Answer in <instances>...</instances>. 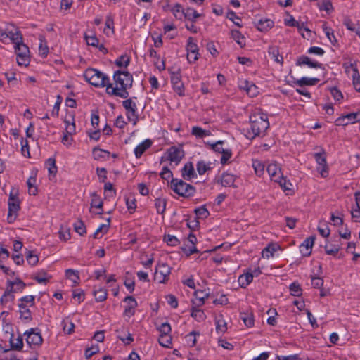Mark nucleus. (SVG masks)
<instances>
[{"instance_id": "f257e3e1", "label": "nucleus", "mask_w": 360, "mask_h": 360, "mask_svg": "<svg viewBox=\"0 0 360 360\" xmlns=\"http://www.w3.org/2000/svg\"><path fill=\"white\" fill-rule=\"evenodd\" d=\"M113 79L116 87L112 86L108 94L122 98H128L129 94L127 89L131 88L133 84L132 75L127 71L117 70L114 72Z\"/></svg>"}, {"instance_id": "f03ea898", "label": "nucleus", "mask_w": 360, "mask_h": 360, "mask_svg": "<svg viewBox=\"0 0 360 360\" xmlns=\"http://www.w3.org/2000/svg\"><path fill=\"white\" fill-rule=\"evenodd\" d=\"M250 129L248 131V137L254 139L264 134L269 127L267 116L261 112H255L250 115Z\"/></svg>"}, {"instance_id": "7ed1b4c3", "label": "nucleus", "mask_w": 360, "mask_h": 360, "mask_svg": "<svg viewBox=\"0 0 360 360\" xmlns=\"http://www.w3.org/2000/svg\"><path fill=\"white\" fill-rule=\"evenodd\" d=\"M85 79L91 85L96 87H106V92L108 94L110 89L112 87V83L109 77L94 68H88L84 73Z\"/></svg>"}, {"instance_id": "20e7f679", "label": "nucleus", "mask_w": 360, "mask_h": 360, "mask_svg": "<svg viewBox=\"0 0 360 360\" xmlns=\"http://www.w3.org/2000/svg\"><path fill=\"white\" fill-rule=\"evenodd\" d=\"M169 186L175 193L184 198L193 197L196 192L193 186L186 183L182 179H172Z\"/></svg>"}, {"instance_id": "39448f33", "label": "nucleus", "mask_w": 360, "mask_h": 360, "mask_svg": "<svg viewBox=\"0 0 360 360\" xmlns=\"http://www.w3.org/2000/svg\"><path fill=\"white\" fill-rule=\"evenodd\" d=\"M8 213L7 220L9 223L14 221L17 217V213L20 210V201L17 194H14L13 191L9 195L8 201Z\"/></svg>"}, {"instance_id": "423d86ee", "label": "nucleus", "mask_w": 360, "mask_h": 360, "mask_svg": "<svg viewBox=\"0 0 360 360\" xmlns=\"http://www.w3.org/2000/svg\"><path fill=\"white\" fill-rule=\"evenodd\" d=\"M170 79L174 91L179 96L185 95V88L181 81V75L180 69L176 71H170Z\"/></svg>"}, {"instance_id": "0eeeda50", "label": "nucleus", "mask_w": 360, "mask_h": 360, "mask_svg": "<svg viewBox=\"0 0 360 360\" xmlns=\"http://www.w3.org/2000/svg\"><path fill=\"white\" fill-rule=\"evenodd\" d=\"M15 52L18 56L17 62L19 65H27L29 63V49L23 41L19 42L14 46Z\"/></svg>"}, {"instance_id": "6e6552de", "label": "nucleus", "mask_w": 360, "mask_h": 360, "mask_svg": "<svg viewBox=\"0 0 360 360\" xmlns=\"http://www.w3.org/2000/svg\"><path fill=\"white\" fill-rule=\"evenodd\" d=\"M170 274V267L165 264H159L156 266L154 274V279L160 283H163L167 281Z\"/></svg>"}, {"instance_id": "1a4fd4ad", "label": "nucleus", "mask_w": 360, "mask_h": 360, "mask_svg": "<svg viewBox=\"0 0 360 360\" xmlns=\"http://www.w3.org/2000/svg\"><path fill=\"white\" fill-rule=\"evenodd\" d=\"M358 122H360V112L343 115L336 119L335 124L336 126H347Z\"/></svg>"}, {"instance_id": "9d476101", "label": "nucleus", "mask_w": 360, "mask_h": 360, "mask_svg": "<svg viewBox=\"0 0 360 360\" xmlns=\"http://www.w3.org/2000/svg\"><path fill=\"white\" fill-rule=\"evenodd\" d=\"M187 60L189 63H193L198 59V47L193 41V38L190 37L188 39L186 45Z\"/></svg>"}, {"instance_id": "9b49d317", "label": "nucleus", "mask_w": 360, "mask_h": 360, "mask_svg": "<svg viewBox=\"0 0 360 360\" xmlns=\"http://www.w3.org/2000/svg\"><path fill=\"white\" fill-rule=\"evenodd\" d=\"M26 335V342L30 347H35L41 345L43 339L39 332H36V329H30V331L25 333Z\"/></svg>"}, {"instance_id": "f8f14e48", "label": "nucleus", "mask_w": 360, "mask_h": 360, "mask_svg": "<svg viewBox=\"0 0 360 360\" xmlns=\"http://www.w3.org/2000/svg\"><path fill=\"white\" fill-rule=\"evenodd\" d=\"M167 153L168 159L175 165H178L184 156V150L176 146L170 147Z\"/></svg>"}, {"instance_id": "ddd939ff", "label": "nucleus", "mask_w": 360, "mask_h": 360, "mask_svg": "<svg viewBox=\"0 0 360 360\" xmlns=\"http://www.w3.org/2000/svg\"><path fill=\"white\" fill-rule=\"evenodd\" d=\"M314 156L317 164L319 165L318 169L320 171L321 176L326 177L328 175V167L324 151L323 153H316Z\"/></svg>"}, {"instance_id": "4468645a", "label": "nucleus", "mask_w": 360, "mask_h": 360, "mask_svg": "<svg viewBox=\"0 0 360 360\" xmlns=\"http://www.w3.org/2000/svg\"><path fill=\"white\" fill-rule=\"evenodd\" d=\"M266 171L271 178V180L274 182L278 181V180H281V177L283 176L281 168L276 162L269 164L266 167Z\"/></svg>"}, {"instance_id": "2eb2a0df", "label": "nucleus", "mask_w": 360, "mask_h": 360, "mask_svg": "<svg viewBox=\"0 0 360 360\" xmlns=\"http://www.w3.org/2000/svg\"><path fill=\"white\" fill-rule=\"evenodd\" d=\"M315 238L314 236L308 237L300 245V250L304 257H308L311 255Z\"/></svg>"}, {"instance_id": "dca6fc26", "label": "nucleus", "mask_w": 360, "mask_h": 360, "mask_svg": "<svg viewBox=\"0 0 360 360\" xmlns=\"http://www.w3.org/2000/svg\"><path fill=\"white\" fill-rule=\"evenodd\" d=\"M124 302H127V306L125 307L124 311V315L131 317L134 315L135 314V308L138 306L137 302L132 296H127L124 299Z\"/></svg>"}, {"instance_id": "f3484780", "label": "nucleus", "mask_w": 360, "mask_h": 360, "mask_svg": "<svg viewBox=\"0 0 360 360\" xmlns=\"http://www.w3.org/2000/svg\"><path fill=\"white\" fill-rule=\"evenodd\" d=\"M296 65L298 66L302 65H307L309 68H322V64L312 60L309 57L307 56H300L296 62Z\"/></svg>"}, {"instance_id": "a211bd4d", "label": "nucleus", "mask_w": 360, "mask_h": 360, "mask_svg": "<svg viewBox=\"0 0 360 360\" xmlns=\"http://www.w3.org/2000/svg\"><path fill=\"white\" fill-rule=\"evenodd\" d=\"M26 284L19 278H16L14 281H8L7 282L6 289L11 294L18 291H22Z\"/></svg>"}, {"instance_id": "6ab92c4d", "label": "nucleus", "mask_w": 360, "mask_h": 360, "mask_svg": "<svg viewBox=\"0 0 360 360\" xmlns=\"http://www.w3.org/2000/svg\"><path fill=\"white\" fill-rule=\"evenodd\" d=\"M153 144L150 139H146L139 143L134 149V154L136 158H140L144 152L148 150Z\"/></svg>"}, {"instance_id": "aec40b11", "label": "nucleus", "mask_w": 360, "mask_h": 360, "mask_svg": "<svg viewBox=\"0 0 360 360\" xmlns=\"http://www.w3.org/2000/svg\"><path fill=\"white\" fill-rule=\"evenodd\" d=\"M236 181V176L229 174L228 172H224L221 174L220 180L218 181V182H220L222 186L224 187H231V186H235L234 182Z\"/></svg>"}, {"instance_id": "412c9836", "label": "nucleus", "mask_w": 360, "mask_h": 360, "mask_svg": "<svg viewBox=\"0 0 360 360\" xmlns=\"http://www.w3.org/2000/svg\"><path fill=\"white\" fill-rule=\"evenodd\" d=\"M181 175L184 179L190 180L194 178L196 174L191 162H187L181 169Z\"/></svg>"}, {"instance_id": "4be33fe9", "label": "nucleus", "mask_w": 360, "mask_h": 360, "mask_svg": "<svg viewBox=\"0 0 360 360\" xmlns=\"http://www.w3.org/2000/svg\"><path fill=\"white\" fill-rule=\"evenodd\" d=\"M268 53L271 58L273 59L276 63H279L280 65H283V58L281 55L279 54V50L277 46H269L268 49Z\"/></svg>"}, {"instance_id": "5701e85b", "label": "nucleus", "mask_w": 360, "mask_h": 360, "mask_svg": "<svg viewBox=\"0 0 360 360\" xmlns=\"http://www.w3.org/2000/svg\"><path fill=\"white\" fill-rule=\"evenodd\" d=\"M349 67L352 69L353 85L355 89L360 92V74L356 63H350Z\"/></svg>"}, {"instance_id": "b1692460", "label": "nucleus", "mask_w": 360, "mask_h": 360, "mask_svg": "<svg viewBox=\"0 0 360 360\" xmlns=\"http://www.w3.org/2000/svg\"><path fill=\"white\" fill-rule=\"evenodd\" d=\"M194 295L195 297V300L192 302L193 305L200 307L205 304V301L208 297L209 294L202 290H197L195 292Z\"/></svg>"}, {"instance_id": "393cba45", "label": "nucleus", "mask_w": 360, "mask_h": 360, "mask_svg": "<svg viewBox=\"0 0 360 360\" xmlns=\"http://www.w3.org/2000/svg\"><path fill=\"white\" fill-rule=\"evenodd\" d=\"M319 79L318 78H308L304 77H302L301 79L295 80L294 83L300 86H314L316 85L319 82Z\"/></svg>"}, {"instance_id": "a878e982", "label": "nucleus", "mask_w": 360, "mask_h": 360, "mask_svg": "<svg viewBox=\"0 0 360 360\" xmlns=\"http://www.w3.org/2000/svg\"><path fill=\"white\" fill-rule=\"evenodd\" d=\"M202 15L196 11L193 8L188 7L185 9L184 18L190 22H195L197 18L200 17Z\"/></svg>"}, {"instance_id": "bb28decb", "label": "nucleus", "mask_w": 360, "mask_h": 360, "mask_svg": "<svg viewBox=\"0 0 360 360\" xmlns=\"http://www.w3.org/2000/svg\"><path fill=\"white\" fill-rule=\"evenodd\" d=\"M254 278V274L248 271L245 274L240 275L238 278V283L241 288H246L252 281Z\"/></svg>"}, {"instance_id": "cd10ccee", "label": "nucleus", "mask_w": 360, "mask_h": 360, "mask_svg": "<svg viewBox=\"0 0 360 360\" xmlns=\"http://www.w3.org/2000/svg\"><path fill=\"white\" fill-rule=\"evenodd\" d=\"M231 38L240 46L244 47L245 46V38L241 34V32L237 30H232L231 31Z\"/></svg>"}, {"instance_id": "c85d7f7f", "label": "nucleus", "mask_w": 360, "mask_h": 360, "mask_svg": "<svg viewBox=\"0 0 360 360\" xmlns=\"http://www.w3.org/2000/svg\"><path fill=\"white\" fill-rule=\"evenodd\" d=\"M18 307L21 319L26 321L32 319V313L26 304H18Z\"/></svg>"}, {"instance_id": "c756f323", "label": "nucleus", "mask_w": 360, "mask_h": 360, "mask_svg": "<svg viewBox=\"0 0 360 360\" xmlns=\"http://www.w3.org/2000/svg\"><path fill=\"white\" fill-rule=\"evenodd\" d=\"M199 307L193 305L191 308V316L195 319L197 321L200 322L205 319L206 315L204 311L200 309Z\"/></svg>"}, {"instance_id": "7c9ffc66", "label": "nucleus", "mask_w": 360, "mask_h": 360, "mask_svg": "<svg viewBox=\"0 0 360 360\" xmlns=\"http://www.w3.org/2000/svg\"><path fill=\"white\" fill-rule=\"evenodd\" d=\"M36 176H30L27 180V185L28 186V193L30 195H36L38 190L36 186Z\"/></svg>"}, {"instance_id": "2f4dec72", "label": "nucleus", "mask_w": 360, "mask_h": 360, "mask_svg": "<svg viewBox=\"0 0 360 360\" xmlns=\"http://www.w3.org/2000/svg\"><path fill=\"white\" fill-rule=\"evenodd\" d=\"M274 25V22L269 19H260L257 24V27L259 30L262 32H266L269 29L271 28Z\"/></svg>"}, {"instance_id": "473e14b6", "label": "nucleus", "mask_w": 360, "mask_h": 360, "mask_svg": "<svg viewBox=\"0 0 360 360\" xmlns=\"http://www.w3.org/2000/svg\"><path fill=\"white\" fill-rule=\"evenodd\" d=\"M278 246L275 244H269L262 252V256L264 258L269 259L274 255V253L278 250Z\"/></svg>"}, {"instance_id": "72a5a7b5", "label": "nucleus", "mask_w": 360, "mask_h": 360, "mask_svg": "<svg viewBox=\"0 0 360 360\" xmlns=\"http://www.w3.org/2000/svg\"><path fill=\"white\" fill-rule=\"evenodd\" d=\"M245 86L243 88L246 91L247 94L250 95L251 97L256 96L259 91L258 88L252 83L249 82L248 81H245Z\"/></svg>"}, {"instance_id": "f704fd0d", "label": "nucleus", "mask_w": 360, "mask_h": 360, "mask_svg": "<svg viewBox=\"0 0 360 360\" xmlns=\"http://www.w3.org/2000/svg\"><path fill=\"white\" fill-rule=\"evenodd\" d=\"M340 248V245L339 243H326V245L324 246V249L326 254L330 255H337Z\"/></svg>"}, {"instance_id": "c9c22d12", "label": "nucleus", "mask_w": 360, "mask_h": 360, "mask_svg": "<svg viewBox=\"0 0 360 360\" xmlns=\"http://www.w3.org/2000/svg\"><path fill=\"white\" fill-rule=\"evenodd\" d=\"M167 200L165 198H156L155 206L158 214H163L165 212Z\"/></svg>"}, {"instance_id": "e433bc0d", "label": "nucleus", "mask_w": 360, "mask_h": 360, "mask_svg": "<svg viewBox=\"0 0 360 360\" xmlns=\"http://www.w3.org/2000/svg\"><path fill=\"white\" fill-rule=\"evenodd\" d=\"M94 295L96 302H103L107 298V290L103 288H99L94 290Z\"/></svg>"}, {"instance_id": "4c0bfd02", "label": "nucleus", "mask_w": 360, "mask_h": 360, "mask_svg": "<svg viewBox=\"0 0 360 360\" xmlns=\"http://www.w3.org/2000/svg\"><path fill=\"white\" fill-rule=\"evenodd\" d=\"M93 156L95 160H101L102 158H105V156L108 157L110 155V152L105 150L101 149L98 147H95L93 149Z\"/></svg>"}, {"instance_id": "58836bf2", "label": "nucleus", "mask_w": 360, "mask_h": 360, "mask_svg": "<svg viewBox=\"0 0 360 360\" xmlns=\"http://www.w3.org/2000/svg\"><path fill=\"white\" fill-rule=\"evenodd\" d=\"M240 319L243 320L244 324L249 328L254 326L255 320L254 316L251 313H243L240 314Z\"/></svg>"}, {"instance_id": "ea45409f", "label": "nucleus", "mask_w": 360, "mask_h": 360, "mask_svg": "<svg viewBox=\"0 0 360 360\" xmlns=\"http://www.w3.org/2000/svg\"><path fill=\"white\" fill-rule=\"evenodd\" d=\"M171 11L176 18L181 19L185 15V9H184L181 4H176L172 8Z\"/></svg>"}, {"instance_id": "a19ab883", "label": "nucleus", "mask_w": 360, "mask_h": 360, "mask_svg": "<svg viewBox=\"0 0 360 360\" xmlns=\"http://www.w3.org/2000/svg\"><path fill=\"white\" fill-rule=\"evenodd\" d=\"M252 167L255 169V174L258 176H261L264 174L265 166L261 161L258 160H253Z\"/></svg>"}, {"instance_id": "79ce46f5", "label": "nucleus", "mask_w": 360, "mask_h": 360, "mask_svg": "<svg viewBox=\"0 0 360 360\" xmlns=\"http://www.w3.org/2000/svg\"><path fill=\"white\" fill-rule=\"evenodd\" d=\"M322 29L324 33L326 34L327 38L332 44H335V42H337L333 30L330 27H328L327 23L325 22L322 25Z\"/></svg>"}, {"instance_id": "37998d69", "label": "nucleus", "mask_w": 360, "mask_h": 360, "mask_svg": "<svg viewBox=\"0 0 360 360\" xmlns=\"http://www.w3.org/2000/svg\"><path fill=\"white\" fill-rule=\"evenodd\" d=\"M276 183H278L280 185V186L283 188V191H292V184L290 183L289 180L286 179V178H285L283 175L282 176V177H281V180H278Z\"/></svg>"}, {"instance_id": "c03bdc74", "label": "nucleus", "mask_w": 360, "mask_h": 360, "mask_svg": "<svg viewBox=\"0 0 360 360\" xmlns=\"http://www.w3.org/2000/svg\"><path fill=\"white\" fill-rule=\"evenodd\" d=\"M33 278L39 283H46L51 276H49L46 271H41L37 273Z\"/></svg>"}, {"instance_id": "a18cd8bd", "label": "nucleus", "mask_w": 360, "mask_h": 360, "mask_svg": "<svg viewBox=\"0 0 360 360\" xmlns=\"http://www.w3.org/2000/svg\"><path fill=\"white\" fill-rule=\"evenodd\" d=\"M211 163H206L205 161H199L197 163L196 169L200 175L204 174L207 171L211 169Z\"/></svg>"}, {"instance_id": "49530a36", "label": "nucleus", "mask_w": 360, "mask_h": 360, "mask_svg": "<svg viewBox=\"0 0 360 360\" xmlns=\"http://www.w3.org/2000/svg\"><path fill=\"white\" fill-rule=\"evenodd\" d=\"M63 330L66 334H71L74 332L75 324L69 319H64L62 321Z\"/></svg>"}, {"instance_id": "de8ad7c7", "label": "nucleus", "mask_w": 360, "mask_h": 360, "mask_svg": "<svg viewBox=\"0 0 360 360\" xmlns=\"http://www.w3.org/2000/svg\"><path fill=\"white\" fill-rule=\"evenodd\" d=\"M191 133L198 138H203L210 134V131L205 130L200 127H193Z\"/></svg>"}, {"instance_id": "09e8293b", "label": "nucleus", "mask_w": 360, "mask_h": 360, "mask_svg": "<svg viewBox=\"0 0 360 360\" xmlns=\"http://www.w3.org/2000/svg\"><path fill=\"white\" fill-rule=\"evenodd\" d=\"M65 276L74 283H78L79 281V272L77 271L69 269L65 271Z\"/></svg>"}, {"instance_id": "8fccbe9b", "label": "nucleus", "mask_w": 360, "mask_h": 360, "mask_svg": "<svg viewBox=\"0 0 360 360\" xmlns=\"http://www.w3.org/2000/svg\"><path fill=\"white\" fill-rule=\"evenodd\" d=\"M158 342L161 346L169 348L172 344V337L170 335H160Z\"/></svg>"}, {"instance_id": "3c124183", "label": "nucleus", "mask_w": 360, "mask_h": 360, "mask_svg": "<svg viewBox=\"0 0 360 360\" xmlns=\"http://www.w3.org/2000/svg\"><path fill=\"white\" fill-rule=\"evenodd\" d=\"M216 330L217 333H224L227 330L226 323L225 321L221 319H217L215 320Z\"/></svg>"}, {"instance_id": "603ef678", "label": "nucleus", "mask_w": 360, "mask_h": 360, "mask_svg": "<svg viewBox=\"0 0 360 360\" xmlns=\"http://www.w3.org/2000/svg\"><path fill=\"white\" fill-rule=\"evenodd\" d=\"M40 44L39 46V54L43 56L44 58H46L49 53V48L46 45V43L44 39V37H40Z\"/></svg>"}, {"instance_id": "864d4df0", "label": "nucleus", "mask_w": 360, "mask_h": 360, "mask_svg": "<svg viewBox=\"0 0 360 360\" xmlns=\"http://www.w3.org/2000/svg\"><path fill=\"white\" fill-rule=\"evenodd\" d=\"M8 34H9L8 38L14 44V45L19 42H22V36L20 31L17 30L15 32L11 31L8 32Z\"/></svg>"}, {"instance_id": "5fc2aeb1", "label": "nucleus", "mask_w": 360, "mask_h": 360, "mask_svg": "<svg viewBox=\"0 0 360 360\" xmlns=\"http://www.w3.org/2000/svg\"><path fill=\"white\" fill-rule=\"evenodd\" d=\"M107 221H108V224H101L99 226V227L96 230V231L94 233V238H101V236H98L99 233H101V232L106 233L108 231V229L110 226V218H108L107 219Z\"/></svg>"}, {"instance_id": "6e6d98bb", "label": "nucleus", "mask_w": 360, "mask_h": 360, "mask_svg": "<svg viewBox=\"0 0 360 360\" xmlns=\"http://www.w3.org/2000/svg\"><path fill=\"white\" fill-rule=\"evenodd\" d=\"M122 105L127 112L134 111L137 108L136 103L131 98L123 101Z\"/></svg>"}, {"instance_id": "4d7b16f0", "label": "nucleus", "mask_w": 360, "mask_h": 360, "mask_svg": "<svg viewBox=\"0 0 360 360\" xmlns=\"http://www.w3.org/2000/svg\"><path fill=\"white\" fill-rule=\"evenodd\" d=\"M130 63V58L126 55H122L119 57L116 61L115 65L118 67H127Z\"/></svg>"}, {"instance_id": "13d9d810", "label": "nucleus", "mask_w": 360, "mask_h": 360, "mask_svg": "<svg viewBox=\"0 0 360 360\" xmlns=\"http://www.w3.org/2000/svg\"><path fill=\"white\" fill-rule=\"evenodd\" d=\"M290 294L293 296H300L302 293V290L300 285L294 282L290 285Z\"/></svg>"}, {"instance_id": "bf43d9fd", "label": "nucleus", "mask_w": 360, "mask_h": 360, "mask_svg": "<svg viewBox=\"0 0 360 360\" xmlns=\"http://www.w3.org/2000/svg\"><path fill=\"white\" fill-rule=\"evenodd\" d=\"M75 231L80 236H84L86 233V226L82 221H77L74 224Z\"/></svg>"}, {"instance_id": "052dcab7", "label": "nucleus", "mask_w": 360, "mask_h": 360, "mask_svg": "<svg viewBox=\"0 0 360 360\" xmlns=\"http://www.w3.org/2000/svg\"><path fill=\"white\" fill-rule=\"evenodd\" d=\"M26 259L28 264L31 266L36 265L39 262L38 256L37 255H34L32 251L27 252Z\"/></svg>"}, {"instance_id": "680f3d73", "label": "nucleus", "mask_w": 360, "mask_h": 360, "mask_svg": "<svg viewBox=\"0 0 360 360\" xmlns=\"http://www.w3.org/2000/svg\"><path fill=\"white\" fill-rule=\"evenodd\" d=\"M158 330L160 332V335H170L172 328L169 323H162L158 328Z\"/></svg>"}, {"instance_id": "e2e57ef3", "label": "nucleus", "mask_w": 360, "mask_h": 360, "mask_svg": "<svg viewBox=\"0 0 360 360\" xmlns=\"http://www.w3.org/2000/svg\"><path fill=\"white\" fill-rule=\"evenodd\" d=\"M46 165L50 174H56L57 172V167L56 165V160L54 158H49L46 161Z\"/></svg>"}, {"instance_id": "0e129e2a", "label": "nucleus", "mask_w": 360, "mask_h": 360, "mask_svg": "<svg viewBox=\"0 0 360 360\" xmlns=\"http://www.w3.org/2000/svg\"><path fill=\"white\" fill-rule=\"evenodd\" d=\"M34 300H35V297L34 295H27V296H24L22 297H21L20 300H19V302L20 303L19 304H29L30 307H32L34 305Z\"/></svg>"}, {"instance_id": "69168bd1", "label": "nucleus", "mask_w": 360, "mask_h": 360, "mask_svg": "<svg viewBox=\"0 0 360 360\" xmlns=\"http://www.w3.org/2000/svg\"><path fill=\"white\" fill-rule=\"evenodd\" d=\"M84 39L86 41V44L89 46H91L94 47L98 46L99 40L96 36H94V35L89 36L87 34H85Z\"/></svg>"}, {"instance_id": "338daca9", "label": "nucleus", "mask_w": 360, "mask_h": 360, "mask_svg": "<svg viewBox=\"0 0 360 360\" xmlns=\"http://www.w3.org/2000/svg\"><path fill=\"white\" fill-rule=\"evenodd\" d=\"M164 240L168 245L171 246H176L179 243V241L176 237L169 234L165 236Z\"/></svg>"}, {"instance_id": "774afa93", "label": "nucleus", "mask_w": 360, "mask_h": 360, "mask_svg": "<svg viewBox=\"0 0 360 360\" xmlns=\"http://www.w3.org/2000/svg\"><path fill=\"white\" fill-rule=\"evenodd\" d=\"M330 91L331 95L333 96V98L336 101H341L343 98V95L342 92L336 87H332L330 89Z\"/></svg>"}]
</instances>
